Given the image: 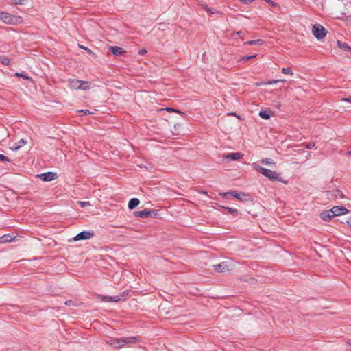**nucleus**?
<instances>
[{"label":"nucleus","instance_id":"33","mask_svg":"<svg viewBox=\"0 0 351 351\" xmlns=\"http://www.w3.org/2000/svg\"><path fill=\"white\" fill-rule=\"evenodd\" d=\"M12 2L16 5L24 4L27 0H12Z\"/></svg>","mask_w":351,"mask_h":351},{"label":"nucleus","instance_id":"35","mask_svg":"<svg viewBox=\"0 0 351 351\" xmlns=\"http://www.w3.org/2000/svg\"><path fill=\"white\" fill-rule=\"evenodd\" d=\"M255 56H256V55H254V56H247L243 57V59L245 60H250V59H252V58H254Z\"/></svg>","mask_w":351,"mask_h":351},{"label":"nucleus","instance_id":"30","mask_svg":"<svg viewBox=\"0 0 351 351\" xmlns=\"http://www.w3.org/2000/svg\"><path fill=\"white\" fill-rule=\"evenodd\" d=\"M0 160L2 162H10V159L5 155L0 154Z\"/></svg>","mask_w":351,"mask_h":351},{"label":"nucleus","instance_id":"36","mask_svg":"<svg viewBox=\"0 0 351 351\" xmlns=\"http://www.w3.org/2000/svg\"><path fill=\"white\" fill-rule=\"evenodd\" d=\"M242 3H246V4H248L252 1H254V0H239Z\"/></svg>","mask_w":351,"mask_h":351},{"label":"nucleus","instance_id":"32","mask_svg":"<svg viewBox=\"0 0 351 351\" xmlns=\"http://www.w3.org/2000/svg\"><path fill=\"white\" fill-rule=\"evenodd\" d=\"M79 113H82L84 115H88L93 114L92 112H90L88 110H80L78 111Z\"/></svg>","mask_w":351,"mask_h":351},{"label":"nucleus","instance_id":"6","mask_svg":"<svg viewBox=\"0 0 351 351\" xmlns=\"http://www.w3.org/2000/svg\"><path fill=\"white\" fill-rule=\"evenodd\" d=\"M90 85L89 82L80 81L76 79H73L69 81V86L71 88H88Z\"/></svg>","mask_w":351,"mask_h":351},{"label":"nucleus","instance_id":"20","mask_svg":"<svg viewBox=\"0 0 351 351\" xmlns=\"http://www.w3.org/2000/svg\"><path fill=\"white\" fill-rule=\"evenodd\" d=\"M245 45H263L264 44V41L261 39H257V40H250V41H247V42H245Z\"/></svg>","mask_w":351,"mask_h":351},{"label":"nucleus","instance_id":"12","mask_svg":"<svg viewBox=\"0 0 351 351\" xmlns=\"http://www.w3.org/2000/svg\"><path fill=\"white\" fill-rule=\"evenodd\" d=\"M109 49L115 56H122L125 53L124 49L118 46H111L109 47Z\"/></svg>","mask_w":351,"mask_h":351},{"label":"nucleus","instance_id":"39","mask_svg":"<svg viewBox=\"0 0 351 351\" xmlns=\"http://www.w3.org/2000/svg\"><path fill=\"white\" fill-rule=\"evenodd\" d=\"M347 223L351 227V216L347 220Z\"/></svg>","mask_w":351,"mask_h":351},{"label":"nucleus","instance_id":"21","mask_svg":"<svg viewBox=\"0 0 351 351\" xmlns=\"http://www.w3.org/2000/svg\"><path fill=\"white\" fill-rule=\"evenodd\" d=\"M14 75L16 77H23L25 80H29L32 84H29V86L34 85L32 80L29 76H27V75H25L23 73H16Z\"/></svg>","mask_w":351,"mask_h":351},{"label":"nucleus","instance_id":"17","mask_svg":"<svg viewBox=\"0 0 351 351\" xmlns=\"http://www.w3.org/2000/svg\"><path fill=\"white\" fill-rule=\"evenodd\" d=\"M140 204V201L137 198H132L128 202V208L130 210L135 208Z\"/></svg>","mask_w":351,"mask_h":351},{"label":"nucleus","instance_id":"10","mask_svg":"<svg viewBox=\"0 0 351 351\" xmlns=\"http://www.w3.org/2000/svg\"><path fill=\"white\" fill-rule=\"evenodd\" d=\"M243 157V154L241 152H233L227 154L225 158L229 161L237 160Z\"/></svg>","mask_w":351,"mask_h":351},{"label":"nucleus","instance_id":"7","mask_svg":"<svg viewBox=\"0 0 351 351\" xmlns=\"http://www.w3.org/2000/svg\"><path fill=\"white\" fill-rule=\"evenodd\" d=\"M330 211L332 213V216L334 217L346 215L348 213V210L346 207L342 206H333L330 209Z\"/></svg>","mask_w":351,"mask_h":351},{"label":"nucleus","instance_id":"34","mask_svg":"<svg viewBox=\"0 0 351 351\" xmlns=\"http://www.w3.org/2000/svg\"><path fill=\"white\" fill-rule=\"evenodd\" d=\"M80 47L83 49H84V51H86L89 53H93V51L90 49H88V48L84 47V46L80 45Z\"/></svg>","mask_w":351,"mask_h":351},{"label":"nucleus","instance_id":"22","mask_svg":"<svg viewBox=\"0 0 351 351\" xmlns=\"http://www.w3.org/2000/svg\"><path fill=\"white\" fill-rule=\"evenodd\" d=\"M258 114L263 119H268L270 118V114L266 110H261Z\"/></svg>","mask_w":351,"mask_h":351},{"label":"nucleus","instance_id":"1","mask_svg":"<svg viewBox=\"0 0 351 351\" xmlns=\"http://www.w3.org/2000/svg\"><path fill=\"white\" fill-rule=\"evenodd\" d=\"M252 167L256 171L259 172L270 180L282 182V179L280 174L274 171L263 167L255 162L252 164Z\"/></svg>","mask_w":351,"mask_h":351},{"label":"nucleus","instance_id":"13","mask_svg":"<svg viewBox=\"0 0 351 351\" xmlns=\"http://www.w3.org/2000/svg\"><path fill=\"white\" fill-rule=\"evenodd\" d=\"M135 216L141 218H147L151 216V211L149 210H143L141 211H136L134 213Z\"/></svg>","mask_w":351,"mask_h":351},{"label":"nucleus","instance_id":"2","mask_svg":"<svg viewBox=\"0 0 351 351\" xmlns=\"http://www.w3.org/2000/svg\"><path fill=\"white\" fill-rule=\"evenodd\" d=\"M139 341L137 337H128L125 338L117 339L114 341H109V344L113 346L116 348H122L125 344L134 343Z\"/></svg>","mask_w":351,"mask_h":351},{"label":"nucleus","instance_id":"31","mask_svg":"<svg viewBox=\"0 0 351 351\" xmlns=\"http://www.w3.org/2000/svg\"><path fill=\"white\" fill-rule=\"evenodd\" d=\"M77 203L80 205V206L82 208H84V207H85L86 206H90V205L89 202L79 201Z\"/></svg>","mask_w":351,"mask_h":351},{"label":"nucleus","instance_id":"19","mask_svg":"<svg viewBox=\"0 0 351 351\" xmlns=\"http://www.w3.org/2000/svg\"><path fill=\"white\" fill-rule=\"evenodd\" d=\"M14 237L8 234H5L0 237V242L2 243L11 242L12 240H14Z\"/></svg>","mask_w":351,"mask_h":351},{"label":"nucleus","instance_id":"3","mask_svg":"<svg viewBox=\"0 0 351 351\" xmlns=\"http://www.w3.org/2000/svg\"><path fill=\"white\" fill-rule=\"evenodd\" d=\"M1 21L6 24L16 25L21 23L23 19L21 16H14L8 12H3Z\"/></svg>","mask_w":351,"mask_h":351},{"label":"nucleus","instance_id":"14","mask_svg":"<svg viewBox=\"0 0 351 351\" xmlns=\"http://www.w3.org/2000/svg\"><path fill=\"white\" fill-rule=\"evenodd\" d=\"M333 217L330 210L324 211L320 214L321 219L326 221H330Z\"/></svg>","mask_w":351,"mask_h":351},{"label":"nucleus","instance_id":"15","mask_svg":"<svg viewBox=\"0 0 351 351\" xmlns=\"http://www.w3.org/2000/svg\"><path fill=\"white\" fill-rule=\"evenodd\" d=\"M101 300H102V301L106 302H119L121 300V298L119 295L112 296V297L102 296Z\"/></svg>","mask_w":351,"mask_h":351},{"label":"nucleus","instance_id":"37","mask_svg":"<svg viewBox=\"0 0 351 351\" xmlns=\"http://www.w3.org/2000/svg\"><path fill=\"white\" fill-rule=\"evenodd\" d=\"M167 111H173V112H178V113H181V112H180V111H179V110H178L173 109V108H167Z\"/></svg>","mask_w":351,"mask_h":351},{"label":"nucleus","instance_id":"40","mask_svg":"<svg viewBox=\"0 0 351 351\" xmlns=\"http://www.w3.org/2000/svg\"><path fill=\"white\" fill-rule=\"evenodd\" d=\"M145 53H146V51H145V50H141V51H139V53H140L141 55H144Z\"/></svg>","mask_w":351,"mask_h":351},{"label":"nucleus","instance_id":"9","mask_svg":"<svg viewBox=\"0 0 351 351\" xmlns=\"http://www.w3.org/2000/svg\"><path fill=\"white\" fill-rule=\"evenodd\" d=\"M40 178L45 182H49L57 178V174L53 172L43 173L38 176Z\"/></svg>","mask_w":351,"mask_h":351},{"label":"nucleus","instance_id":"16","mask_svg":"<svg viewBox=\"0 0 351 351\" xmlns=\"http://www.w3.org/2000/svg\"><path fill=\"white\" fill-rule=\"evenodd\" d=\"M27 144V141L22 138L19 142L16 143L12 147L13 151L19 150L21 147Z\"/></svg>","mask_w":351,"mask_h":351},{"label":"nucleus","instance_id":"18","mask_svg":"<svg viewBox=\"0 0 351 351\" xmlns=\"http://www.w3.org/2000/svg\"><path fill=\"white\" fill-rule=\"evenodd\" d=\"M279 82H282V80H271V81H263V82H258V83H256L255 85L256 86H265V85H272V84H276Z\"/></svg>","mask_w":351,"mask_h":351},{"label":"nucleus","instance_id":"5","mask_svg":"<svg viewBox=\"0 0 351 351\" xmlns=\"http://www.w3.org/2000/svg\"><path fill=\"white\" fill-rule=\"evenodd\" d=\"M228 194L232 195L239 200L241 202H245L247 201L250 199L249 195L244 193H238L237 191H232V192H227V193H221L219 195L222 197H226Z\"/></svg>","mask_w":351,"mask_h":351},{"label":"nucleus","instance_id":"29","mask_svg":"<svg viewBox=\"0 0 351 351\" xmlns=\"http://www.w3.org/2000/svg\"><path fill=\"white\" fill-rule=\"evenodd\" d=\"M305 147L306 149H311L315 148V143H308L305 144Z\"/></svg>","mask_w":351,"mask_h":351},{"label":"nucleus","instance_id":"43","mask_svg":"<svg viewBox=\"0 0 351 351\" xmlns=\"http://www.w3.org/2000/svg\"><path fill=\"white\" fill-rule=\"evenodd\" d=\"M267 1H269V0H266Z\"/></svg>","mask_w":351,"mask_h":351},{"label":"nucleus","instance_id":"23","mask_svg":"<svg viewBox=\"0 0 351 351\" xmlns=\"http://www.w3.org/2000/svg\"><path fill=\"white\" fill-rule=\"evenodd\" d=\"M337 45L341 49H350L351 50V47H348V45L345 43H341L339 40L337 41Z\"/></svg>","mask_w":351,"mask_h":351},{"label":"nucleus","instance_id":"42","mask_svg":"<svg viewBox=\"0 0 351 351\" xmlns=\"http://www.w3.org/2000/svg\"><path fill=\"white\" fill-rule=\"evenodd\" d=\"M230 114H231V115L236 116V114H235V113H231Z\"/></svg>","mask_w":351,"mask_h":351},{"label":"nucleus","instance_id":"41","mask_svg":"<svg viewBox=\"0 0 351 351\" xmlns=\"http://www.w3.org/2000/svg\"><path fill=\"white\" fill-rule=\"evenodd\" d=\"M348 154L351 156V150L348 152Z\"/></svg>","mask_w":351,"mask_h":351},{"label":"nucleus","instance_id":"8","mask_svg":"<svg viewBox=\"0 0 351 351\" xmlns=\"http://www.w3.org/2000/svg\"><path fill=\"white\" fill-rule=\"evenodd\" d=\"M93 236V232H88V231H82L80 233H78L75 237V241H80V240H86L92 238Z\"/></svg>","mask_w":351,"mask_h":351},{"label":"nucleus","instance_id":"24","mask_svg":"<svg viewBox=\"0 0 351 351\" xmlns=\"http://www.w3.org/2000/svg\"><path fill=\"white\" fill-rule=\"evenodd\" d=\"M332 195H334L337 198V197H339V198H342L343 197V193L339 190H335V191H332Z\"/></svg>","mask_w":351,"mask_h":351},{"label":"nucleus","instance_id":"26","mask_svg":"<svg viewBox=\"0 0 351 351\" xmlns=\"http://www.w3.org/2000/svg\"><path fill=\"white\" fill-rule=\"evenodd\" d=\"M282 73L283 74H291V75H293V73H292V71H291V69L290 67H287V68H283L282 69Z\"/></svg>","mask_w":351,"mask_h":351},{"label":"nucleus","instance_id":"27","mask_svg":"<svg viewBox=\"0 0 351 351\" xmlns=\"http://www.w3.org/2000/svg\"><path fill=\"white\" fill-rule=\"evenodd\" d=\"M261 163L265 165H271L274 164V162L271 158H265L261 160Z\"/></svg>","mask_w":351,"mask_h":351},{"label":"nucleus","instance_id":"25","mask_svg":"<svg viewBox=\"0 0 351 351\" xmlns=\"http://www.w3.org/2000/svg\"><path fill=\"white\" fill-rule=\"evenodd\" d=\"M1 62L4 65H9L10 63V60L9 58L6 57H2L0 58Z\"/></svg>","mask_w":351,"mask_h":351},{"label":"nucleus","instance_id":"28","mask_svg":"<svg viewBox=\"0 0 351 351\" xmlns=\"http://www.w3.org/2000/svg\"><path fill=\"white\" fill-rule=\"evenodd\" d=\"M226 210H228V212L230 214H235L237 213V210L235 208H232L230 207H223Z\"/></svg>","mask_w":351,"mask_h":351},{"label":"nucleus","instance_id":"4","mask_svg":"<svg viewBox=\"0 0 351 351\" xmlns=\"http://www.w3.org/2000/svg\"><path fill=\"white\" fill-rule=\"evenodd\" d=\"M312 33L319 40L324 38L326 35L325 28L320 24H315L313 26Z\"/></svg>","mask_w":351,"mask_h":351},{"label":"nucleus","instance_id":"11","mask_svg":"<svg viewBox=\"0 0 351 351\" xmlns=\"http://www.w3.org/2000/svg\"><path fill=\"white\" fill-rule=\"evenodd\" d=\"M215 270L218 272H224L229 270V266L226 262H222L213 266Z\"/></svg>","mask_w":351,"mask_h":351},{"label":"nucleus","instance_id":"38","mask_svg":"<svg viewBox=\"0 0 351 351\" xmlns=\"http://www.w3.org/2000/svg\"><path fill=\"white\" fill-rule=\"evenodd\" d=\"M342 101H348V102H350L351 103V97H347V98H343Z\"/></svg>","mask_w":351,"mask_h":351}]
</instances>
